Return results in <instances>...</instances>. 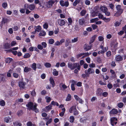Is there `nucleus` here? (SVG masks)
Wrapping results in <instances>:
<instances>
[{
    "label": "nucleus",
    "mask_w": 126,
    "mask_h": 126,
    "mask_svg": "<svg viewBox=\"0 0 126 126\" xmlns=\"http://www.w3.org/2000/svg\"><path fill=\"white\" fill-rule=\"evenodd\" d=\"M67 66L71 70H74L76 68L79 70H80V66L79 63H68Z\"/></svg>",
    "instance_id": "1"
},
{
    "label": "nucleus",
    "mask_w": 126,
    "mask_h": 126,
    "mask_svg": "<svg viewBox=\"0 0 126 126\" xmlns=\"http://www.w3.org/2000/svg\"><path fill=\"white\" fill-rule=\"evenodd\" d=\"M26 106L28 108L29 110H35V112H38V110H36V107L37 106V104H36L35 103L34 105L33 103L32 102H30L26 105Z\"/></svg>",
    "instance_id": "2"
},
{
    "label": "nucleus",
    "mask_w": 126,
    "mask_h": 126,
    "mask_svg": "<svg viewBox=\"0 0 126 126\" xmlns=\"http://www.w3.org/2000/svg\"><path fill=\"white\" fill-rule=\"evenodd\" d=\"M24 7L26 9H28L31 11L34 10L35 8V6L33 4H28L27 3L25 4L24 5Z\"/></svg>",
    "instance_id": "3"
},
{
    "label": "nucleus",
    "mask_w": 126,
    "mask_h": 126,
    "mask_svg": "<svg viewBox=\"0 0 126 126\" xmlns=\"http://www.w3.org/2000/svg\"><path fill=\"white\" fill-rule=\"evenodd\" d=\"M118 43L116 42L114 44V42L110 44L111 50L113 52H116V51L117 49V47L118 46Z\"/></svg>",
    "instance_id": "4"
},
{
    "label": "nucleus",
    "mask_w": 126,
    "mask_h": 126,
    "mask_svg": "<svg viewBox=\"0 0 126 126\" xmlns=\"http://www.w3.org/2000/svg\"><path fill=\"white\" fill-rule=\"evenodd\" d=\"M26 83L24 82L23 80H21L18 83V86L21 89H24L26 88Z\"/></svg>",
    "instance_id": "5"
},
{
    "label": "nucleus",
    "mask_w": 126,
    "mask_h": 126,
    "mask_svg": "<svg viewBox=\"0 0 126 126\" xmlns=\"http://www.w3.org/2000/svg\"><path fill=\"white\" fill-rule=\"evenodd\" d=\"M85 73H87L89 76L90 75L94 73V70L93 69L89 68L88 70H86L85 71Z\"/></svg>",
    "instance_id": "6"
},
{
    "label": "nucleus",
    "mask_w": 126,
    "mask_h": 126,
    "mask_svg": "<svg viewBox=\"0 0 126 126\" xmlns=\"http://www.w3.org/2000/svg\"><path fill=\"white\" fill-rule=\"evenodd\" d=\"M117 120L115 117L111 118L110 120V122L112 126H114L117 123Z\"/></svg>",
    "instance_id": "7"
},
{
    "label": "nucleus",
    "mask_w": 126,
    "mask_h": 126,
    "mask_svg": "<svg viewBox=\"0 0 126 126\" xmlns=\"http://www.w3.org/2000/svg\"><path fill=\"white\" fill-rule=\"evenodd\" d=\"M115 59L117 62H119L123 60L122 57L120 55H116L115 57Z\"/></svg>",
    "instance_id": "8"
},
{
    "label": "nucleus",
    "mask_w": 126,
    "mask_h": 126,
    "mask_svg": "<svg viewBox=\"0 0 126 126\" xmlns=\"http://www.w3.org/2000/svg\"><path fill=\"white\" fill-rule=\"evenodd\" d=\"M83 47L85 50L87 51L91 49L92 46L91 45L89 46L87 44H85L84 46Z\"/></svg>",
    "instance_id": "9"
},
{
    "label": "nucleus",
    "mask_w": 126,
    "mask_h": 126,
    "mask_svg": "<svg viewBox=\"0 0 126 126\" xmlns=\"http://www.w3.org/2000/svg\"><path fill=\"white\" fill-rule=\"evenodd\" d=\"M58 24L60 26L64 25L65 24V21L64 20L62 19H58L57 20Z\"/></svg>",
    "instance_id": "10"
},
{
    "label": "nucleus",
    "mask_w": 126,
    "mask_h": 126,
    "mask_svg": "<svg viewBox=\"0 0 126 126\" xmlns=\"http://www.w3.org/2000/svg\"><path fill=\"white\" fill-rule=\"evenodd\" d=\"M103 90L100 88H98L96 91V94L98 96H101L102 95Z\"/></svg>",
    "instance_id": "11"
},
{
    "label": "nucleus",
    "mask_w": 126,
    "mask_h": 126,
    "mask_svg": "<svg viewBox=\"0 0 126 126\" xmlns=\"http://www.w3.org/2000/svg\"><path fill=\"white\" fill-rule=\"evenodd\" d=\"M55 2V1L54 0H49L48 1V8H51Z\"/></svg>",
    "instance_id": "12"
},
{
    "label": "nucleus",
    "mask_w": 126,
    "mask_h": 126,
    "mask_svg": "<svg viewBox=\"0 0 126 126\" xmlns=\"http://www.w3.org/2000/svg\"><path fill=\"white\" fill-rule=\"evenodd\" d=\"M3 47L4 49H9L11 47L10 44L8 42L5 43L3 46Z\"/></svg>",
    "instance_id": "13"
},
{
    "label": "nucleus",
    "mask_w": 126,
    "mask_h": 126,
    "mask_svg": "<svg viewBox=\"0 0 126 126\" xmlns=\"http://www.w3.org/2000/svg\"><path fill=\"white\" fill-rule=\"evenodd\" d=\"M117 10L118 12H120L121 14H122L123 12V10L121 9V6L120 5H117L116 7Z\"/></svg>",
    "instance_id": "14"
},
{
    "label": "nucleus",
    "mask_w": 126,
    "mask_h": 126,
    "mask_svg": "<svg viewBox=\"0 0 126 126\" xmlns=\"http://www.w3.org/2000/svg\"><path fill=\"white\" fill-rule=\"evenodd\" d=\"M110 114H117L118 113L117 110L115 109H113L109 112Z\"/></svg>",
    "instance_id": "15"
},
{
    "label": "nucleus",
    "mask_w": 126,
    "mask_h": 126,
    "mask_svg": "<svg viewBox=\"0 0 126 126\" xmlns=\"http://www.w3.org/2000/svg\"><path fill=\"white\" fill-rule=\"evenodd\" d=\"M13 124L14 126H22V124L19 121H16L13 122Z\"/></svg>",
    "instance_id": "16"
},
{
    "label": "nucleus",
    "mask_w": 126,
    "mask_h": 126,
    "mask_svg": "<svg viewBox=\"0 0 126 126\" xmlns=\"http://www.w3.org/2000/svg\"><path fill=\"white\" fill-rule=\"evenodd\" d=\"M76 106H73L72 107H71L69 109V112L72 113H73L76 109Z\"/></svg>",
    "instance_id": "17"
},
{
    "label": "nucleus",
    "mask_w": 126,
    "mask_h": 126,
    "mask_svg": "<svg viewBox=\"0 0 126 126\" xmlns=\"http://www.w3.org/2000/svg\"><path fill=\"white\" fill-rule=\"evenodd\" d=\"M49 80L50 81V84L52 85V87H54L55 86V83L53 78L52 77H50V78Z\"/></svg>",
    "instance_id": "18"
},
{
    "label": "nucleus",
    "mask_w": 126,
    "mask_h": 126,
    "mask_svg": "<svg viewBox=\"0 0 126 126\" xmlns=\"http://www.w3.org/2000/svg\"><path fill=\"white\" fill-rule=\"evenodd\" d=\"M35 30L38 32L40 31L42 29V28L40 26H35L34 28Z\"/></svg>",
    "instance_id": "19"
},
{
    "label": "nucleus",
    "mask_w": 126,
    "mask_h": 126,
    "mask_svg": "<svg viewBox=\"0 0 126 126\" xmlns=\"http://www.w3.org/2000/svg\"><path fill=\"white\" fill-rule=\"evenodd\" d=\"M9 20L8 19L5 17H3L1 22V24H4L8 22Z\"/></svg>",
    "instance_id": "20"
},
{
    "label": "nucleus",
    "mask_w": 126,
    "mask_h": 126,
    "mask_svg": "<svg viewBox=\"0 0 126 126\" xmlns=\"http://www.w3.org/2000/svg\"><path fill=\"white\" fill-rule=\"evenodd\" d=\"M31 70L32 69L31 68L26 66L25 67L24 69V71L25 72L27 73L31 71Z\"/></svg>",
    "instance_id": "21"
},
{
    "label": "nucleus",
    "mask_w": 126,
    "mask_h": 126,
    "mask_svg": "<svg viewBox=\"0 0 126 126\" xmlns=\"http://www.w3.org/2000/svg\"><path fill=\"white\" fill-rule=\"evenodd\" d=\"M96 35H94L92 36V37L91 38L90 41L89 43L90 44L93 43V42L94 41L96 37Z\"/></svg>",
    "instance_id": "22"
},
{
    "label": "nucleus",
    "mask_w": 126,
    "mask_h": 126,
    "mask_svg": "<svg viewBox=\"0 0 126 126\" xmlns=\"http://www.w3.org/2000/svg\"><path fill=\"white\" fill-rule=\"evenodd\" d=\"M101 10L103 13H104L106 11H107L108 9L106 7L102 6L100 8Z\"/></svg>",
    "instance_id": "23"
},
{
    "label": "nucleus",
    "mask_w": 126,
    "mask_h": 126,
    "mask_svg": "<svg viewBox=\"0 0 126 126\" xmlns=\"http://www.w3.org/2000/svg\"><path fill=\"white\" fill-rule=\"evenodd\" d=\"M11 119V118L9 116H8L5 117L4 118V121L6 123H8L9 121Z\"/></svg>",
    "instance_id": "24"
},
{
    "label": "nucleus",
    "mask_w": 126,
    "mask_h": 126,
    "mask_svg": "<svg viewBox=\"0 0 126 126\" xmlns=\"http://www.w3.org/2000/svg\"><path fill=\"white\" fill-rule=\"evenodd\" d=\"M13 60L12 58L8 57L5 60V62L6 63H10Z\"/></svg>",
    "instance_id": "25"
},
{
    "label": "nucleus",
    "mask_w": 126,
    "mask_h": 126,
    "mask_svg": "<svg viewBox=\"0 0 126 126\" xmlns=\"http://www.w3.org/2000/svg\"><path fill=\"white\" fill-rule=\"evenodd\" d=\"M79 24L80 25H83L85 23V21L84 19H80L79 20Z\"/></svg>",
    "instance_id": "26"
},
{
    "label": "nucleus",
    "mask_w": 126,
    "mask_h": 126,
    "mask_svg": "<svg viewBox=\"0 0 126 126\" xmlns=\"http://www.w3.org/2000/svg\"><path fill=\"white\" fill-rule=\"evenodd\" d=\"M23 112L22 110H20L17 111V114L19 117L22 115Z\"/></svg>",
    "instance_id": "27"
},
{
    "label": "nucleus",
    "mask_w": 126,
    "mask_h": 126,
    "mask_svg": "<svg viewBox=\"0 0 126 126\" xmlns=\"http://www.w3.org/2000/svg\"><path fill=\"white\" fill-rule=\"evenodd\" d=\"M80 0H76L73 3V5L74 6H76L77 4L80 2Z\"/></svg>",
    "instance_id": "28"
},
{
    "label": "nucleus",
    "mask_w": 126,
    "mask_h": 126,
    "mask_svg": "<svg viewBox=\"0 0 126 126\" xmlns=\"http://www.w3.org/2000/svg\"><path fill=\"white\" fill-rule=\"evenodd\" d=\"M86 10H82L80 12V15L81 16H84L86 13Z\"/></svg>",
    "instance_id": "29"
},
{
    "label": "nucleus",
    "mask_w": 126,
    "mask_h": 126,
    "mask_svg": "<svg viewBox=\"0 0 126 126\" xmlns=\"http://www.w3.org/2000/svg\"><path fill=\"white\" fill-rule=\"evenodd\" d=\"M31 67L34 71H35L36 68V63H33Z\"/></svg>",
    "instance_id": "30"
},
{
    "label": "nucleus",
    "mask_w": 126,
    "mask_h": 126,
    "mask_svg": "<svg viewBox=\"0 0 126 126\" xmlns=\"http://www.w3.org/2000/svg\"><path fill=\"white\" fill-rule=\"evenodd\" d=\"M40 36H44L46 35V33L44 31H41L39 34Z\"/></svg>",
    "instance_id": "31"
},
{
    "label": "nucleus",
    "mask_w": 126,
    "mask_h": 126,
    "mask_svg": "<svg viewBox=\"0 0 126 126\" xmlns=\"http://www.w3.org/2000/svg\"><path fill=\"white\" fill-rule=\"evenodd\" d=\"M31 55L29 53H26L24 56L23 58H30Z\"/></svg>",
    "instance_id": "32"
},
{
    "label": "nucleus",
    "mask_w": 126,
    "mask_h": 126,
    "mask_svg": "<svg viewBox=\"0 0 126 126\" xmlns=\"http://www.w3.org/2000/svg\"><path fill=\"white\" fill-rule=\"evenodd\" d=\"M71 99V96L70 94H68L67 96V97L66 101H70Z\"/></svg>",
    "instance_id": "33"
},
{
    "label": "nucleus",
    "mask_w": 126,
    "mask_h": 126,
    "mask_svg": "<svg viewBox=\"0 0 126 126\" xmlns=\"http://www.w3.org/2000/svg\"><path fill=\"white\" fill-rule=\"evenodd\" d=\"M98 20L99 19L97 18H93L90 20V22L91 23H93L98 21Z\"/></svg>",
    "instance_id": "34"
},
{
    "label": "nucleus",
    "mask_w": 126,
    "mask_h": 126,
    "mask_svg": "<svg viewBox=\"0 0 126 126\" xmlns=\"http://www.w3.org/2000/svg\"><path fill=\"white\" fill-rule=\"evenodd\" d=\"M53 71H54L52 72L53 75L55 76H58V72L56 71L55 69H54L53 70Z\"/></svg>",
    "instance_id": "35"
},
{
    "label": "nucleus",
    "mask_w": 126,
    "mask_h": 126,
    "mask_svg": "<svg viewBox=\"0 0 126 126\" xmlns=\"http://www.w3.org/2000/svg\"><path fill=\"white\" fill-rule=\"evenodd\" d=\"M108 49V48H107L106 47H104L101 50V52L103 54L104 53L106 52Z\"/></svg>",
    "instance_id": "36"
},
{
    "label": "nucleus",
    "mask_w": 126,
    "mask_h": 126,
    "mask_svg": "<svg viewBox=\"0 0 126 126\" xmlns=\"http://www.w3.org/2000/svg\"><path fill=\"white\" fill-rule=\"evenodd\" d=\"M5 105V102L3 100H2L0 101V105L2 106H4Z\"/></svg>",
    "instance_id": "37"
},
{
    "label": "nucleus",
    "mask_w": 126,
    "mask_h": 126,
    "mask_svg": "<svg viewBox=\"0 0 126 126\" xmlns=\"http://www.w3.org/2000/svg\"><path fill=\"white\" fill-rule=\"evenodd\" d=\"M124 106L123 103L122 102H120L118 104L117 106L119 108L123 107Z\"/></svg>",
    "instance_id": "38"
},
{
    "label": "nucleus",
    "mask_w": 126,
    "mask_h": 126,
    "mask_svg": "<svg viewBox=\"0 0 126 126\" xmlns=\"http://www.w3.org/2000/svg\"><path fill=\"white\" fill-rule=\"evenodd\" d=\"M70 122L71 123H73L75 120V118L74 117L72 116H71L70 117Z\"/></svg>",
    "instance_id": "39"
},
{
    "label": "nucleus",
    "mask_w": 126,
    "mask_h": 126,
    "mask_svg": "<svg viewBox=\"0 0 126 126\" xmlns=\"http://www.w3.org/2000/svg\"><path fill=\"white\" fill-rule=\"evenodd\" d=\"M106 55L108 57L110 56L111 55V51H109L107 52L106 53Z\"/></svg>",
    "instance_id": "40"
},
{
    "label": "nucleus",
    "mask_w": 126,
    "mask_h": 126,
    "mask_svg": "<svg viewBox=\"0 0 126 126\" xmlns=\"http://www.w3.org/2000/svg\"><path fill=\"white\" fill-rule=\"evenodd\" d=\"M31 94L32 96H35L36 95V93L35 91V90H33L31 93Z\"/></svg>",
    "instance_id": "41"
},
{
    "label": "nucleus",
    "mask_w": 126,
    "mask_h": 126,
    "mask_svg": "<svg viewBox=\"0 0 126 126\" xmlns=\"http://www.w3.org/2000/svg\"><path fill=\"white\" fill-rule=\"evenodd\" d=\"M102 95L104 97H106L108 95V92H105L102 93Z\"/></svg>",
    "instance_id": "42"
},
{
    "label": "nucleus",
    "mask_w": 126,
    "mask_h": 126,
    "mask_svg": "<svg viewBox=\"0 0 126 126\" xmlns=\"http://www.w3.org/2000/svg\"><path fill=\"white\" fill-rule=\"evenodd\" d=\"M121 24L120 22H119L118 21H116L114 24V26L116 27L119 26Z\"/></svg>",
    "instance_id": "43"
},
{
    "label": "nucleus",
    "mask_w": 126,
    "mask_h": 126,
    "mask_svg": "<svg viewBox=\"0 0 126 126\" xmlns=\"http://www.w3.org/2000/svg\"><path fill=\"white\" fill-rule=\"evenodd\" d=\"M103 20L106 22H108L110 20V18H106V17H104L103 18Z\"/></svg>",
    "instance_id": "44"
},
{
    "label": "nucleus",
    "mask_w": 126,
    "mask_h": 126,
    "mask_svg": "<svg viewBox=\"0 0 126 126\" xmlns=\"http://www.w3.org/2000/svg\"><path fill=\"white\" fill-rule=\"evenodd\" d=\"M48 42L49 44H52L54 43V41L53 39L51 38L49 40Z\"/></svg>",
    "instance_id": "45"
},
{
    "label": "nucleus",
    "mask_w": 126,
    "mask_h": 126,
    "mask_svg": "<svg viewBox=\"0 0 126 126\" xmlns=\"http://www.w3.org/2000/svg\"><path fill=\"white\" fill-rule=\"evenodd\" d=\"M8 6L6 2H4L2 4V6L4 9H6Z\"/></svg>",
    "instance_id": "46"
},
{
    "label": "nucleus",
    "mask_w": 126,
    "mask_h": 126,
    "mask_svg": "<svg viewBox=\"0 0 126 126\" xmlns=\"http://www.w3.org/2000/svg\"><path fill=\"white\" fill-rule=\"evenodd\" d=\"M5 80V78H4V76H1L0 77V83L1 81L4 82Z\"/></svg>",
    "instance_id": "47"
},
{
    "label": "nucleus",
    "mask_w": 126,
    "mask_h": 126,
    "mask_svg": "<svg viewBox=\"0 0 126 126\" xmlns=\"http://www.w3.org/2000/svg\"><path fill=\"white\" fill-rule=\"evenodd\" d=\"M85 74H82L81 77L84 79H85L86 77H89V76L86 73H85Z\"/></svg>",
    "instance_id": "48"
},
{
    "label": "nucleus",
    "mask_w": 126,
    "mask_h": 126,
    "mask_svg": "<svg viewBox=\"0 0 126 126\" xmlns=\"http://www.w3.org/2000/svg\"><path fill=\"white\" fill-rule=\"evenodd\" d=\"M68 20L69 23V24H68V25H71L72 22V19L70 18H68Z\"/></svg>",
    "instance_id": "49"
},
{
    "label": "nucleus",
    "mask_w": 126,
    "mask_h": 126,
    "mask_svg": "<svg viewBox=\"0 0 126 126\" xmlns=\"http://www.w3.org/2000/svg\"><path fill=\"white\" fill-rule=\"evenodd\" d=\"M98 39L100 41H102L104 40V38L103 36H100L98 37Z\"/></svg>",
    "instance_id": "50"
},
{
    "label": "nucleus",
    "mask_w": 126,
    "mask_h": 126,
    "mask_svg": "<svg viewBox=\"0 0 126 126\" xmlns=\"http://www.w3.org/2000/svg\"><path fill=\"white\" fill-rule=\"evenodd\" d=\"M78 37L74 38L72 40V43H75L78 41Z\"/></svg>",
    "instance_id": "51"
},
{
    "label": "nucleus",
    "mask_w": 126,
    "mask_h": 126,
    "mask_svg": "<svg viewBox=\"0 0 126 126\" xmlns=\"http://www.w3.org/2000/svg\"><path fill=\"white\" fill-rule=\"evenodd\" d=\"M107 87L109 89H111L112 87V84L110 83H109L108 84Z\"/></svg>",
    "instance_id": "52"
},
{
    "label": "nucleus",
    "mask_w": 126,
    "mask_h": 126,
    "mask_svg": "<svg viewBox=\"0 0 126 126\" xmlns=\"http://www.w3.org/2000/svg\"><path fill=\"white\" fill-rule=\"evenodd\" d=\"M37 47L38 49L40 50H42L43 48L42 46L40 44H39L38 45Z\"/></svg>",
    "instance_id": "53"
},
{
    "label": "nucleus",
    "mask_w": 126,
    "mask_h": 126,
    "mask_svg": "<svg viewBox=\"0 0 126 126\" xmlns=\"http://www.w3.org/2000/svg\"><path fill=\"white\" fill-rule=\"evenodd\" d=\"M109 6L111 9H113V8L114 7V6L113 4L110 3L109 4Z\"/></svg>",
    "instance_id": "54"
},
{
    "label": "nucleus",
    "mask_w": 126,
    "mask_h": 126,
    "mask_svg": "<svg viewBox=\"0 0 126 126\" xmlns=\"http://www.w3.org/2000/svg\"><path fill=\"white\" fill-rule=\"evenodd\" d=\"M122 14H121L120 12H118V11L115 13L114 16L116 17H118L120 16Z\"/></svg>",
    "instance_id": "55"
},
{
    "label": "nucleus",
    "mask_w": 126,
    "mask_h": 126,
    "mask_svg": "<svg viewBox=\"0 0 126 126\" xmlns=\"http://www.w3.org/2000/svg\"><path fill=\"white\" fill-rule=\"evenodd\" d=\"M33 124L32 123L31 121L28 122L26 124L27 126H32Z\"/></svg>",
    "instance_id": "56"
},
{
    "label": "nucleus",
    "mask_w": 126,
    "mask_h": 126,
    "mask_svg": "<svg viewBox=\"0 0 126 126\" xmlns=\"http://www.w3.org/2000/svg\"><path fill=\"white\" fill-rule=\"evenodd\" d=\"M41 44L43 47L45 48L47 47V44L46 42H42Z\"/></svg>",
    "instance_id": "57"
},
{
    "label": "nucleus",
    "mask_w": 126,
    "mask_h": 126,
    "mask_svg": "<svg viewBox=\"0 0 126 126\" xmlns=\"http://www.w3.org/2000/svg\"><path fill=\"white\" fill-rule=\"evenodd\" d=\"M111 65L112 67H115L116 65L115 62L114 61H112L111 64Z\"/></svg>",
    "instance_id": "58"
},
{
    "label": "nucleus",
    "mask_w": 126,
    "mask_h": 126,
    "mask_svg": "<svg viewBox=\"0 0 126 126\" xmlns=\"http://www.w3.org/2000/svg\"><path fill=\"white\" fill-rule=\"evenodd\" d=\"M16 42L15 41H12L10 44L11 47H12L14 46L16 44Z\"/></svg>",
    "instance_id": "59"
},
{
    "label": "nucleus",
    "mask_w": 126,
    "mask_h": 126,
    "mask_svg": "<svg viewBox=\"0 0 126 126\" xmlns=\"http://www.w3.org/2000/svg\"><path fill=\"white\" fill-rule=\"evenodd\" d=\"M92 27L93 30H94L96 29L98 27L95 24L92 25Z\"/></svg>",
    "instance_id": "60"
},
{
    "label": "nucleus",
    "mask_w": 126,
    "mask_h": 126,
    "mask_svg": "<svg viewBox=\"0 0 126 126\" xmlns=\"http://www.w3.org/2000/svg\"><path fill=\"white\" fill-rule=\"evenodd\" d=\"M98 16V17L99 19H103V18H104L103 15H102L101 14L99 13Z\"/></svg>",
    "instance_id": "61"
},
{
    "label": "nucleus",
    "mask_w": 126,
    "mask_h": 126,
    "mask_svg": "<svg viewBox=\"0 0 126 126\" xmlns=\"http://www.w3.org/2000/svg\"><path fill=\"white\" fill-rule=\"evenodd\" d=\"M46 93V91L45 90H43L41 92V94L42 95H45Z\"/></svg>",
    "instance_id": "62"
},
{
    "label": "nucleus",
    "mask_w": 126,
    "mask_h": 126,
    "mask_svg": "<svg viewBox=\"0 0 126 126\" xmlns=\"http://www.w3.org/2000/svg\"><path fill=\"white\" fill-rule=\"evenodd\" d=\"M105 15L106 16H109L110 15V13L108 11H106L104 13Z\"/></svg>",
    "instance_id": "63"
},
{
    "label": "nucleus",
    "mask_w": 126,
    "mask_h": 126,
    "mask_svg": "<svg viewBox=\"0 0 126 126\" xmlns=\"http://www.w3.org/2000/svg\"><path fill=\"white\" fill-rule=\"evenodd\" d=\"M85 4L87 5H89L90 4V2L88 0H86L85 1Z\"/></svg>",
    "instance_id": "64"
}]
</instances>
